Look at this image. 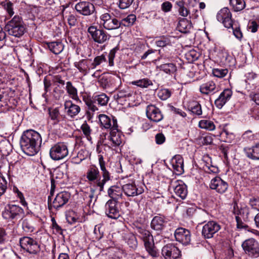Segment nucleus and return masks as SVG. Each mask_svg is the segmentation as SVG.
Instances as JSON below:
<instances>
[{"mask_svg":"<svg viewBox=\"0 0 259 259\" xmlns=\"http://www.w3.org/2000/svg\"><path fill=\"white\" fill-rule=\"evenodd\" d=\"M186 214L188 217H191L195 214L196 219L200 224L206 222L207 217V213L205 210L201 209L197 210L195 206L187 207L186 209Z\"/></svg>","mask_w":259,"mask_h":259,"instance_id":"nucleus-20","label":"nucleus"},{"mask_svg":"<svg viewBox=\"0 0 259 259\" xmlns=\"http://www.w3.org/2000/svg\"><path fill=\"white\" fill-rule=\"evenodd\" d=\"M123 192L122 187L121 188L116 185L111 186L107 191L108 195L111 198L110 200L115 201H118L119 199L122 198Z\"/></svg>","mask_w":259,"mask_h":259,"instance_id":"nucleus-25","label":"nucleus"},{"mask_svg":"<svg viewBox=\"0 0 259 259\" xmlns=\"http://www.w3.org/2000/svg\"><path fill=\"white\" fill-rule=\"evenodd\" d=\"M166 223L164 217L156 215L153 218L151 223V227L156 231H161L165 228Z\"/></svg>","mask_w":259,"mask_h":259,"instance_id":"nucleus-27","label":"nucleus"},{"mask_svg":"<svg viewBox=\"0 0 259 259\" xmlns=\"http://www.w3.org/2000/svg\"><path fill=\"white\" fill-rule=\"evenodd\" d=\"M100 24L107 30H113L119 28L122 22L119 21L113 15L108 13H104L100 16Z\"/></svg>","mask_w":259,"mask_h":259,"instance_id":"nucleus-11","label":"nucleus"},{"mask_svg":"<svg viewBox=\"0 0 259 259\" xmlns=\"http://www.w3.org/2000/svg\"><path fill=\"white\" fill-rule=\"evenodd\" d=\"M49 114L51 120L53 121L54 124H58L60 122L61 115L58 108H49Z\"/></svg>","mask_w":259,"mask_h":259,"instance_id":"nucleus-43","label":"nucleus"},{"mask_svg":"<svg viewBox=\"0 0 259 259\" xmlns=\"http://www.w3.org/2000/svg\"><path fill=\"white\" fill-rule=\"evenodd\" d=\"M228 70L226 69L214 68L212 70V74L215 77L219 78L224 77L228 73Z\"/></svg>","mask_w":259,"mask_h":259,"instance_id":"nucleus-55","label":"nucleus"},{"mask_svg":"<svg viewBox=\"0 0 259 259\" xmlns=\"http://www.w3.org/2000/svg\"><path fill=\"white\" fill-rule=\"evenodd\" d=\"M217 20L221 22L226 28H230L233 26L232 14L227 8L222 9L217 14Z\"/></svg>","mask_w":259,"mask_h":259,"instance_id":"nucleus-18","label":"nucleus"},{"mask_svg":"<svg viewBox=\"0 0 259 259\" xmlns=\"http://www.w3.org/2000/svg\"><path fill=\"white\" fill-rule=\"evenodd\" d=\"M40 134L33 130L23 132L20 141V147L24 153L29 156L36 154L40 150L41 144Z\"/></svg>","mask_w":259,"mask_h":259,"instance_id":"nucleus-1","label":"nucleus"},{"mask_svg":"<svg viewBox=\"0 0 259 259\" xmlns=\"http://www.w3.org/2000/svg\"><path fill=\"white\" fill-rule=\"evenodd\" d=\"M112 119L105 114L99 115V121L102 126L112 131L117 130L118 124L116 118L111 116Z\"/></svg>","mask_w":259,"mask_h":259,"instance_id":"nucleus-19","label":"nucleus"},{"mask_svg":"<svg viewBox=\"0 0 259 259\" xmlns=\"http://www.w3.org/2000/svg\"><path fill=\"white\" fill-rule=\"evenodd\" d=\"M86 178L88 181L93 183L95 186L98 188L100 192L104 191L105 184L111 180L107 177L105 179L102 177L101 173L95 165H92L90 166L86 174Z\"/></svg>","mask_w":259,"mask_h":259,"instance_id":"nucleus-3","label":"nucleus"},{"mask_svg":"<svg viewBox=\"0 0 259 259\" xmlns=\"http://www.w3.org/2000/svg\"><path fill=\"white\" fill-rule=\"evenodd\" d=\"M49 50L55 54H59L63 50L64 45L60 41L47 43Z\"/></svg>","mask_w":259,"mask_h":259,"instance_id":"nucleus-33","label":"nucleus"},{"mask_svg":"<svg viewBox=\"0 0 259 259\" xmlns=\"http://www.w3.org/2000/svg\"><path fill=\"white\" fill-rule=\"evenodd\" d=\"M124 240L130 247L135 248L137 247L138 242L136 236L132 233H127L124 236Z\"/></svg>","mask_w":259,"mask_h":259,"instance_id":"nucleus-44","label":"nucleus"},{"mask_svg":"<svg viewBox=\"0 0 259 259\" xmlns=\"http://www.w3.org/2000/svg\"><path fill=\"white\" fill-rule=\"evenodd\" d=\"M66 220L69 224H73L78 221V218L74 211H71L66 216Z\"/></svg>","mask_w":259,"mask_h":259,"instance_id":"nucleus-62","label":"nucleus"},{"mask_svg":"<svg viewBox=\"0 0 259 259\" xmlns=\"http://www.w3.org/2000/svg\"><path fill=\"white\" fill-rule=\"evenodd\" d=\"M159 68L160 70L169 74L174 73L177 70L176 65L173 63H164L161 64L159 66Z\"/></svg>","mask_w":259,"mask_h":259,"instance_id":"nucleus-42","label":"nucleus"},{"mask_svg":"<svg viewBox=\"0 0 259 259\" xmlns=\"http://www.w3.org/2000/svg\"><path fill=\"white\" fill-rule=\"evenodd\" d=\"M163 259H177L181 255V251L172 244L164 245L161 249Z\"/></svg>","mask_w":259,"mask_h":259,"instance_id":"nucleus-17","label":"nucleus"},{"mask_svg":"<svg viewBox=\"0 0 259 259\" xmlns=\"http://www.w3.org/2000/svg\"><path fill=\"white\" fill-rule=\"evenodd\" d=\"M174 169L182 174L184 172V162L183 157L180 155H176L172 157L170 161Z\"/></svg>","mask_w":259,"mask_h":259,"instance_id":"nucleus-28","label":"nucleus"},{"mask_svg":"<svg viewBox=\"0 0 259 259\" xmlns=\"http://www.w3.org/2000/svg\"><path fill=\"white\" fill-rule=\"evenodd\" d=\"M118 48L117 47L114 48L113 49H112L108 55V61H109V65L110 66H112L114 65V59L115 56V54L116 53L117 51L118 50Z\"/></svg>","mask_w":259,"mask_h":259,"instance_id":"nucleus-57","label":"nucleus"},{"mask_svg":"<svg viewBox=\"0 0 259 259\" xmlns=\"http://www.w3.org/2000/svg\"><path fill=\"white\" fill-rule=\"evenodd\" d=\"M116 132L111 130L110 135V140L112 141L114 146H118L122 141V134L118 132V130H116Z\"/></svg>","mask_w":259,"mask_h":259,"instance_id":"nucleus-39","label":"nucleus"},{"mask_svg":"<svg viewBox=\"0 0 259 259\" xmlns=\"http://www.w3.org/2000/svg\"><path fill=\"white\" fill-rule=\"evenodd\" d=\"M146 113L147 118L155 123L160 122L163 119L161 110L154 105H148L146 107Z\"/></svg>","mask_w":259,"mask_h":259,"instance_id":"nucleus-16","label":"nucleus"},{"mask_svg":"<svg viewBox=\"0 0 259 259\" xmlns=\"http://www.w3.org/2000/svg\"><path fill=\"white\" fill-rule=\"evenodd\" d=\"M88 32L90 37L95 42L98 44H103L108 41L111 36L103 29L98 28L95 26H91L88 29Z\"/></svg>","mask_w":259,"mask_h":259,"instance_id":"nucleus-5","label":"nucleus"},{"mask_svg":"<svg viewBox=\"0 0 259 259\" xmlns=\"http://www.w3.org/2000/svg\"><path fill=\"white\" fill-rule=\"evenodd\" d=\"M134 0H119L118 5L120 9H125L129 8Z\"/></svg>","mask_w":259,"mask_h":259,"instance_id":"nucleus-56","label":"nucleus"},{"mask_svg":"<svg viewBox=\"0 0 259 259\" xmlns=\"http://www.w3.org/2000/svg\"><path fill=\"white\" fill-rule=\"evenodd\" d=\"M106 215L112 219H117L121 215V208L118 201L108 200L105 205Z\"/></svg>","mask_w":259,"mask_h":259,"instance_id":"nucleus-12","label":"nucleus"},{"mask_svg":"<svg viewBox=\"0 0 259 259\" xmlns=\"http://www.w3.org/2000/svg\"><path fill=\"white\" fill-rule=\"evenodd\" d=\"M64 108L67 114L72 117L77 115L80 111V107L73 103L71 100H67L65 102Z\"/></svg>","mask_w":259,"mask_h":259,"instance_id":"nucleus-24","label":"nucleus"},{"mask_svg":"<svg viewBox=\"0 0 259 259\" xmlns=\"http://www.w3.org/2000/svg\"><path fill=\"white\" fill-rule=\"evenodd\" d=\"M106 58L104 55L98 56L94 58L93 62L90 65V68L92 69H95L97 66L100 65L103 62H106Z\"/></svg>","mask_w":259,"mask_h":259,"instance_id":"nucleus-50","label":"nucleus"},{"mask_svg":"<svg viewBox=\"0 0 259 259\" xmlns=\"http://www.w3.org/2000/svg\"><path fill=\"white\" fill-rule=\"evenodd\" d=\"M74 66L80 72L84 74H86L87 70L91 69L90 68V66H88V61L84 59L80 60L78 62L75 63Z\"/></svg>","mask_w":259,"mask_h":259,"instance_id":"nucleus-45","label":"nucleus"},{"mask_svg":"<svg viewBox=\"0 0 259 259\" xmlns=\"http://www.w3.org/2000/svg\"><path fill=\"white\" fill-rule=\"evenodd\" d=\"M192 27L190 21L186 18H180L177 26L178 29L182 33H186L190 31Z\"/></svg>","mask_w":259,"mask_h":259,"instance_id":"nucleus-31","label":"nucleus"},{"mask_svg":"<svg viewBox=\"0 0 259 259\" xmlns=\"http://www.w3.org/2000/svg\"><path fill=\"white\" fill-rule=\"evenodd\" d=\"M199 143L203 145H210L212 144L213 139L210 135H206L205 136H201L199 139Z\"/></svg>","mask_w":259,"mask_h":259,"instance_id":"nucleus-61","label":"nucleus"},{"mask_svg":"<svg viewBox=\"0 0 259 259\" xmlns=\"http://www.w3.org/2000/svg\"><path fill=\"white\" fill-rule=\"evenodd\" d=\"M188 108V110L191 111L193 115L200 116L202 114L201 106L197 101H193L190 103Z\"/></svg>","mask_w":259,"mask_h":259,"instance_id":"nucleus-37","label":"nucleus"},{"mask_svg":"<svg viewBox=\"0 0 259 259\" xmlns=\"http://www.w3.org/2000/svg\"><path fill=\"white\" fill-rule=\"evenodd\" d=\"M119 79L117 77L112 76H103L100 78L99 82L103 88L106 89L110 87H114L116 81H119Z\"/></svg>","mask_w":259,"mask_h":259,"instance_id":"nucleus-26","label":"nucleus"},{"mask_svg":"<svg viewBox=\"0 0 259 259\" xmlns=\"http://www.w3.org/2000/svg\"><path fill=\"white\" fill-rule=\"evenodd\" d=\"M77 12L84 16H88L96 14L94 5L89 1H82L77 3L75 6Z\"/></svg>","mask_w":259,"mask_h":259,"instance_id":"nucleus-13","label":"nucleus"},{"mask_svg":"<svg viewBox=\"0 0 259 259\" xmlns=\"http://www.w3.org/2000/svg\"><path fill=\"white\" fill-rule=\"evenodd\" d=\"M174 190L176 195L182 199H184L188 194L187 187L184 183L177 185Z\"/></svg>","mask_w":259,"mask_h":259,"instance_id":"nucleus-35","label":"nucleus"},{"mask_svg":"<svg viewBox=\"0 0 259 259\" xmlns=\"http://www.w3.org/2000/svg\"><path fill=\"white\" fill-rule=\"evenodd\" d=\"M145 248L149 255L153 257H157L159 256V252L155 246L154 240L148 242L144 244Z\"/></svg>","mask_w":259,"mask_h":259,"instance_id":"nucleus-38","label":"nucleus"},{"mask_svg":"<svg viewBox=\"0 0 259 259\" xmlns=\"http://www.w3.org/2000/svg\"><path fill=\"white\" fill-rule=\"evenodd\" d=\"M199 126L208 131H213L215 126L213 121L209 120H201L199 122Z\"/></svg>","mask_w":259,"mask_h":259,"instance_id":"nucleus-46","label":"nucleus"},{"mask_svg":"<svg viewBox=\"0 0 259 259\" xmlns=\"http://www.w3.org/2000/svg\"><path fill=\"white\" fill-rule=\"evenodd\" d=\"M81 129L83 132V134L87 138L88 140L91 141L92 138L90 136L91 133V130L90 128V126L85 121L81 126Z\"/></svg>","mask_w":259,"mask_h":259,"instance_id":"nucleus-53","label":"nucleus"},{"mask_svg":"<svg viewBox=\"0 0 259 259\" xmlns=\"http://www.w3.org/2000/svg\"><path fill=\"white\" fill-rule=\"evenodd\" d=\"M245 253L249 256L256 258L259 256V243L253 238L245 240L242 244Z\"/></svg>","mask_w":259,"mask_h":259,"instance_id":"nucleus-10","label":"nucleus"},{"mask_svg":"<svg viewBox=\"0 0 259 259\" xmlns=\"http://www.w3.org/2000/svg\"><path fill=\"white\" fill-rule=\"evenodd\" d=\"M174 236L176 241L183 245H187L190 243L191 234L188 229L179 227L175 230Z\"/></svg>","mask_w":259,"mask_h":259,"instance_id":"nucleus-15","label":"nucleus"},{"mask_svg":"<svg viewBox=\"0 0 259 259\" xmlns=\"http://www.w3.org/2000/svg\"><path fill=\"white\" fill-rule=\"evenodd\" d=\"M52 81L58 87H60V84L64 86L65 84V81L62 79L61 76L60 75H56L52 76Z\"/></svg>","mask_w":259,"mask_h":259,"instance_id":"nucleus-59","label":"nucleus"},{"mask_svg":"<svg viewBox=\"0 0 259 259\" xmlns=\"http://www.w3.org/2000/svg\"><path fill=\"white\" fill-rule=\"evenodd\" d=\"M24 215L23 208L18 205L15 204H8L5 207V210L2 212L3 218L8 221L15 223L17 220L21 219L22 220V228L26 233H31L34 230V227L31 220L22 219Z\"/></svg>","mask_w":259,"mask_h":259,"instance_id":"nucleus-2","label":"nucleus"},{"mask_svg":"<svg viewBox=\"0 0 259 259\" xmlns=\"http://www.w3.org/2000/svg\"><path fill=\"white\" fill-rule=\"evenodd\" d=\"M70 197L69 193L65 191L61 192L57 194L53 203H51L52 198H51V196H49L48 198L49 209L50 210L54 208L58 209L67 203Z\"/></svg>","mask_w":259,"mask_h":259,"instance_id":"nucleus-9","label":"nucleus"},{"mask_svg":"<svg viewBox=\"0 0 259 259\" xmlns=\"http://www.w3.org/2000/svg\"><path fill=\"white\" fill-rule=\"evenodd\" d=\"M200 92L204 95H208L209 93H214L218 91L215 83L213 81H208L202 84L199 88Z\"/></svg>","mask_w":259,"mask_h":259,"instance_id":"nucleus-29","label":"nucleus"},{"mask_svg":"<svg viewBox=\"0 0 259 259\" xmlns=\"http://www.w3.org/2000/svg\"><path fill=\"white\" fill-rule=\"evenodd\" d=\"M137 231L139 237L143 240L144 244L148 242H151L153 240V236L149 231L141 227L138 228Z\"/></svg>","mask_w":259,"mask_h":259,"instance_id":"nucleus-34","label":"nucleus"},{"mask_svg":"<svg viewBox=\"0 0 259 259\" xmlns=\"http://www.w3.org/2000/svg\"><path fill=\"white\" fill-rule=\"evenodd\" d=\"M241 215L243 217L244 222L249 221V216L250 214V208L245 204H240Z\"/></svg>","mask_w":259,"mask_h":259,"instance_id":"nucleus-48","label":"nucleus"},{"mask_svg":"<svg viewBox=\"0 0 259 259\" xmlns=\"http://www.w3.org/2000/svg\"><path fill=\"white\" fill-rule=\"evenodd\" d=\"M185 3L180 0L176 2V7L177 9L179 14L182 17H185L190 14V10L187 8Z\"/></svg>","mask_w":259,"mask_h":259,"instance_id":"nucleus-36","label":"nucleus"},{"mask_svg":"<svg viewBox=\"0 0 259 259\" xmlns=\"http://www.w3.org/2000/svg\"><path fill=\"white\" fill-rule=\"evenodd\" d=\"M228 184L220 177H216L211 180L210 188L215 190L217 192L223 194L227 190Z\"/></svg>","mask_w":259,"mask_h":259,"instance_id":"nucleus-21","label":"nucleus"},{"mask_svg":"<svg viewBox=\"0 0 259 259\" xmlns=\"http://www.w3.org/2000/svg\"><path fill=\"white\" fill-rule=\"evenodd\" d=\"M99 159V163L100 167V169L101 170V175L102 177H104V179L106 178V177L110 179L111 180V176L110 173L109 171L106 169L105 166V161H104V157L103 155H99L98 156Z\"/></svg>","mask_w":259,"mask_h":259,"instance_id":"nucleus-41","label":"nucleus"},{"mask_svg":"<svg viewBox=\"0 0 259 259\" xmlns=\"http://www.w3.org/2000/svg\"><path fill=\"white\" fill-rule=\"evenodd\" d=\"M5 28L10 35L17 37L22 36L26 31L22 18L17 15L8 22Z\"/></svg>","mask_w":259,"mask_h":259,"instance_id":"nucleus-4","label":"nucleus"},{"mask_svg":"<svg viewBox=\"0 0 259 259\" xmlns=\"http://www.w3.org/2000/svg\"><path fill=\"white\" fill-rule=\"evenodd\" d=\"M232 95V92L231 90L228 89L224 90L214 101V104L217 107L221 109L227 102L230 100Z\"/></svg>","mask_w":259,"mask_h":259,"instance_id":"nucleus-23","label":"nucleus"},{"mask_svg":"<svg viewBox=\"0 0 259 259\" xmlns=\"http://www.w3.org/2000/svg\"><path fill=\"white\" fill-rule=\"evenodd\" d=\"M246 156L253 160H259V142L250 148H245Z\"/></svg>","mask_w":259,"mask_h":259,"instance_id":"nucleus-30","label":"nucleus"},{"mask_svg":"<svg viewBox=\"0 0 259 259\" xmlns=\"http://www.w3.org/2000/svg\"><path fill=\"white\" fill-rule=\"evenodd\" d=\"M66 90L68 95L72 99L76 101L79 100L77 95V90L72 85L71 82L67 81L66 82Z\"/></svg>","mask_w":259,"mask_h":259,"instance_id":"nucleus-40","label":"nucleus"},{"mask_svg":"<svg viewBox=\"0 0 259 259\" xmlns=\"http://www.w3.org/2000/svg\"><path fill=\"white\" fill-rule=\"evenodd\" d=\"M249 204L252 209L259 211V198L252 197L249 199Z\"/></svg>","mask_w":259,"mask_h":259,"instance_id":"nucleus-63","label":"nucleus"},{"mask_svg":"<svg viewBox=\"0 0 259 259\" xmlns=\"http://www.w3.org/2000/svg\"><path fill=\"white\" fill-rule=\"evenodd\" d=\"M19 243L22 249L32 254H37L40 250V245L37 241L30 237L24 236L19 239Z\"/></svg>","mask_w":259,"mask_h":259,"instance_id":"nucleus-7","label":"nucleus"},{"mask_svg":"<svg viewBox=\"0 0 259 259\" xmlns=\"http://www.w3.org/2000/svg\"><path fill=\"white\" fill-rule=\"evenodd\" d=\"M235 220L237 223V228L240 229H247L248 228V226L245 224L242 220L241 218L238 216H235Z\"/></svg>","mask_w":259,"mask_h":259,"instance_id":"nucleus-64","label":"nucleus"},{"mask_svg":"<svg viewBox=\"0 0 259 259\" xmlns=\"http://www.w3.org/2000/svg\"><path fill=\"white\" fill-rule=\"evenodd\" d=\"M136 20V17L135 15H129L127 17L122 20V24L126 26H132Z\"/></svg>","mask_w":259,"mask_h":259,"instance_id":"nucleus-54","label":"nucleus"},{"mask_svg":"<svg viewBox=\"0 0 259 259\" xmlns=\"http://www.w3.org/2000/svg\"><path fill=\"white\" fill-rule=\"evenodd\" d=\"M156 44L158 47H164L166 46L171 45V41L169 37L162 36L159 39L156 41Z\"/></svg>","mask_w":259,"mask_h":259,"instance_id":"nucleus-52","label":"nucleus"},{"mask_svg":"<svg viewBox=\"0 0 259 259\" xmlns=\"http://www.w3.org/2000/svg\"><path fill=\"white\" fill-rule=\"evenodd\" d=\"M171 95V91L167 89H162L158 91L157 94L158 97L162 100H167Z\"/></svg>","mask_w":259,"mask_h":259,"instance_id":"nucleus-51","label":"nucleus"},{"mask_svg":"<svg viewBox=\"0 0 259 259\" xmlns=\"http://www.w3.org/2000/svg\"><path fill=\"white\" fill-rule=\"evenodd\" d=\"M230 4L236 12L242 10L245 7L244 0H230Z\"/></svg>","mask_w":259,"mask_h":259,"instance_id":"nucleus-47","label":"nucleus"},{"mask_svg":"<svg viewBox=\"0 0 259 259\" xmlns=\"http://www.w3.org/2000/svg\"><path fill=\"white\" fill-rule=\"evenodd\" d=\"M132 83L141 88H147L149 85L153 84L151 80L148 78H143L134 81L132 82Z\"/></svg>","mask_w":259,"mask_h":259,"instance_id":"nucleus-49","label":"nucleus"},{"mask_svg":"<svg viewBox=\"0 0 259 259\" xmlns=\"http://www.w3.org/2000/svg\"><path fill=\"white\" fill-rule=\"evenodd\" d=\"M68 155V146L66 143L63 142L55 144L50 150V156L53 160L55 161L63 159Z\"/></svg>","mask_w":259,"mask_h":259,"instance_id":"nucleus-8","label":"nucleus"},{"mask_svg":"<svg viewBox=\"0 0 259 259\" xmlns=\"http://www.w3.org/2000/svg\"><path fill=\"white\" fill-rule=\"evenodd\" d=\"M8 241V237L6 230L0 228V245H4Z\"/></svg>","mask_w":259,"mask_h":259,"instance_id":"nucleus-58","label":"nucleus"},{"mask_svg":"<svg viewBox=\"0 0 259 259\" xmlns=\"http://www.w3.org/2000/svg\"><path fill=\"white\" fill-rule=\"evenodd\" d=\"M242 138L245 141H252L255 138V136L250 130L245 132L242 135Z\"/></svg>","mask_w":259,"mask_h":259,"instance_id":"nucleus-60","label":"nucleus"},{"mask_svg":"<svg viewBox=\"0 0 259 259\" xmlns=\"http://www.w3.org/2000/svg\"><path fill=\"white\" fill-rule=\"evenodd\" d=\"M221 226L215 221H209L207 224H205L202 229V236L205 239H210L213 237L220 229Z\"/></svg>","mask_w":259,"mask_h":259,"instance_id":"nucleus-14","label":"nucleus"},{"mask_svg":"<svg viewBox=\"0 0 259 259\" xmlns=\"http://www.w3.org/2000/svg\"><path fill=\"white\" fill-rule=\"evenodd\" d=\"M132 95V92L129 90L128 88L120 90L117 94H115L113 96V98L118 103L122 104L121 102L124 98L126 97H131Z\"/></svg>","mask_w":259,"mask_h":259,"instance_id":"nucleus-32","label":"nucleus"},{"mask_svg":"<svg viewBox=\"0 0 259 259\" xmlns=\"http://www.w3.org/2000/svg\"><path fill=\"white\" fill-rule=\"evenodd\" d=\"M122 190L128 197H134L142 194L144 192L142 187H137L134 183L126 184L122 186Z\"/></svg>","mask_w":259,"mask_h":259,"instance_id":"nucleus-22","label":"nucleus"},{"mask_svg":"<svg viewBox=\"0 0 259 259\" xmlns=\"http://www.w3.org/2000/svg\"><path fill=\"white\" fill-rule=\"evenodd\" d=\"M109 99V97L104 93L94 96L92 98L88 96L83 97V101L88 109L93 112L98 110L96 105L97 103L102 106H105L108 102Z\"/></svg>","mask_w":259,"mask_h":259,"instance_id":"nucleus-6","label":"nucleus"}]
</instances>
